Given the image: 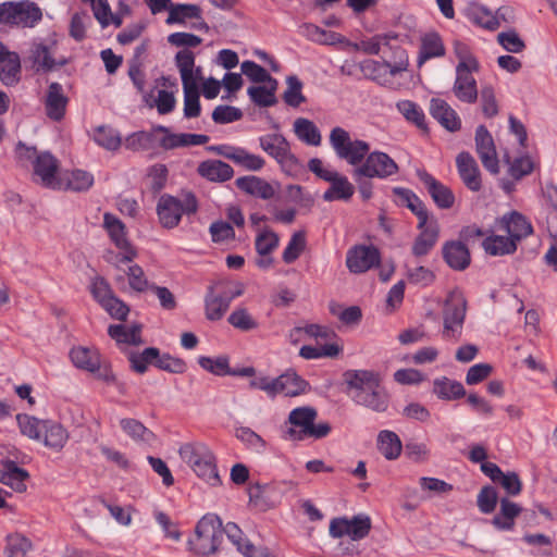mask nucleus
Returning <instances> with one entry per match:
<instances>
[{
	"instance_id": "f257e3e1",
	"label": "nucleus",
	"mask_w": 557,
	"mask_h": 557,
	"mask_svg": "<svg viewBox=\"0 0 557 557\" xmlns=\"http://www.w3.org/2000/svg\"><path fill=\"white\" fill-rule=\"evenodd\" d=\"M346 394L358 406L382 413L388 409L389 394L379 372L349 369L343 373Z\"/></svg>"
},
{
	"instance_id": "f03ea898",
	"label": "nucleus",
	"mask_w": 557,
	"mask_h": 557,
	"mask_svg": "<svg viewBox=\"0 0 557 557\" xmlns=\"http://www.w3.org/2000/svg\"><path fill=\"white\" fill-rule=\"evenodd\" d=\"M178 454L197 476L211 486L221 484L215 456L207 444L202 442L185 443L180 447Z\"/></svg>"
},
{
	"instance_id": "7ed1b4c3",
	"label": "nucleus",
	"mask_w": 557,
	"mask_h": 557,
	"mask_svg": "<svg viewBox=\"0 0 557 557\" xmlns=\"http://www.w3.org/2000/svg\"><path fill=\"white\" fill-rule=\"evenodd\" d=\"M317 417V409L310 406L293 409L288 414V422L292 426L285 432L286 438L300 442L307 438L326 437L331 432V425L327 422L315 424Z\"/></svg>"
},
{
	"instance_id": "20e7f679",
	"label": "nucleus",
	"mask_w": 557,
	"mask_h": 557,
	"mask_svg": "<svg viewBox=\"0 0 557 557\" xmlns=\"http://www.w3.org/2000/svg\"><path fill=\"white\" fill-rule=\"evenodd\" d=\"M223 541L222 521L208 513L196 524L195 534L187 542L188 549L197 556H209L218 552Z\"/></svg>"
},
{
	"instance_id": "39448f33",
	"label": "nucleus",
	"mask_w": 557,
	"mask_h": 557,
	"mask_svg": "<svg viewBox=\"0 0 557 557\" xmlns=\"http://www.w3.org/2000/svg\"><path fill=\"white\" fill-rule=\"evenodd\" d=\"M329 140L336 157L356 168L362 164L370 151L368 141L352 139L349 132L341 126L331 129Z\"/></svg>"
},
{
	"instance_id": "423d86ee",
	"label": "nucleus",
	"mask_w": 557,
	"mask_h": 557,
	"mask_svg": "<svg viewBox=\"0 0 557 557\" xmlns=\"http://www.w3.org/2000/svg\"><path fill=\"white\" fill-rule=\"evenodd\" d=\"M42 20V11L29 0L10 1L0 4V24L33 28Z\"/></svg>"
},
{
	"instance_id": "0eeeda50",
	"label": "nucleus",
	"mask_w": 557,
	"mask_h": 557,
	"mask_svg": "<svg viewBox=\"0 0 557 557\" xmlns=\"http://www.w3.org/2000/svg\"><path fill=\"white\" fill-rule=\"evenodd\" d=\"M197 209V200L193 195H189L184 203L173 196L163 195L158 201L157 214L163 227L173 228L178 225L184 213L193 214Z\"/></svg>"
},
{
	"instance_id": "6e6552de",
	"label": "nucleus",
	"mask_w": 557,
	"mask_h": 557,
	"mask_svg": "<svg viewBox=\"0 0 557 557\" xmlns=\"http://www.w3.org/2000/svg\"><path fill=\"white\" fill-rule=\"evenodd\" d=\"M467 312V302L461 297L450 296L447 299L443 310V332L444 339L458 342L462 335L463 323Z\"/></svg>"
},
{
	"instance_id": "1a4fd4ad",
	"label": "nucleus",
	"mask_w": 557,
	"mask_h": 557,
	"mask_svg": "<svg viewBox=\"0 0 557 557\" xmlns=\"http://www.w3.org/2000/svg\"><path fill=\"white\" fill-rule=\"evenodd\" d=\"M399 168L397 163L385 152L372 151L367 154L362 164L354 169V174L366 177L387 178L395 175Z\"/></svg>"
},
{
	"instance_id": "9d476101",
	"label": "nucleus",
	"mask_w": 557,
	"mask_h": 557,
	"mask_svg": "<svg viewBox=\"0 0 557 557\" xmlns=\"http://www.w3.org/2000/svg\"><path fill=\"white\" fill-rule=\"evenodd\" d=\"M380 261V250L373 245H356L346 253V267L355 274L364 273L377 267Z\"/></svg>"
},
{
	"instance_id": "9b49d317",
	"label": "nucleus",
	"mask_w": 557,
	"mask_h": 557,
	"mask_svg": "<svg viewBox=\"0 0 557 557\" xmlns=\"http://www.w3.org/2000/svg\"><path fill=\"white\" fill-rule=\"evenodd\" d=\"M475 151L483 166L492 174L499 172V163L494 139L484 125H480L475 129Z\"/></svg>"
},
{
	"instance_id": "f8f14e48",
	"label": "nucleus",
	"mask_w": 557,
	"mask_h": 557,
	"mask_svg": "<svg viewBox=\"0 0 557 557\" xmlns=\"http://www.w3.org/2000/svg\"><path fill=\"white\" fill-rule=\"evenodd\" d=\"M55 42L45 44L42 41H34L29 48L27 59L32 63V69L36 72H50L57 66H63L66 61H57L53 57Z\"/></svg>"
},
{
	"instance_id": "ddd939ff",
	"label": "nucleus",
	"mask_w": 557,
	"mask_h": 557,
	"mask_svg": "<svg viewBox=\"0 0 557 557\" xmlns=\"http://www.w3.org/2000/svg\"><path fill=\"white\" fill-rule=\"evenodd\" d=\"M417 176L440 209H450L454 206L455 195L448 186L437 181L425 170H418Z\"/></svg>"
},
{
	"instance_id": "4468645a",
	"label": "nucleus",
	"mask_w": 557,
	"mask_h": 557,
	"mask_svg": "<svg viewBox=\"0 0 557 557\" xmlns=\"http://www.w3.org/2000/svg\"><path fill=\"white\" fill-rule=\"evenodd\" d=\"M34 174L40 178L45 187L61 189L62 181L55 174L59 168L58 160L49 152L39 153L34 160Z\"/></svg>"
},
{
	"instance_id": "2eb2a0df",
	"label": "nucleus",
	"mask_w": 557,
	"mask_h": 557,
	"mask_svg": "<svg viewBox=\"0 0 557 557\" xmlns=\"http://www.w3.org/2000/svg\"><path fill=\"white\" fill-rule=\"evenodd\" d=\"M458 174L465 186L471 191L482 188V178L479 165L473 156L468 151H461L456 157Z\"/></svg>"
},
{
	"instance_id": "dca6fc26",
	"label": "nucleus",
	"mask_w": 557,
	"mask_h": 557,
	"mask_svg": "<svg viewBox=\"0 0 557 557\" xmlns=\"http://www.w3.org/2000/svg\"><path fill=\"white\" fill-rule=\"evenodd\" d=\"M478 71L479 70L456 66V79L453 86V91L461 102L474 103L476 101L478 86L472 73Z\"/></svg>"
},
{
	"instance_id": "f3484780",
	"label": "nucleus",
	"mask_w": 557,
	"mask_h": 557,
	"mask_svg": "<svg viewBox=\"0 0 557 557\" xmlns=\"http://www.w3.org/2000/svg\"><path fill=\"white\" fill-rule=\"evenodd\" d=\"M69 98L64 95L61 84L53 82L48 86L45 109L47 116L55 122L61 121L66 111Z\"/></svg>"
},
{
	"instance_id": "a211bd4d",
	"label": "nucleus",
	"mask_w": 557,
	"mask_h": 557,
	"mask_svg": "<svg viewBox=\"0 0 557 557\" xmlns=\"http://www.w3.org/2000/svg\"><path fill=\"white\" fill-rule=\"evenodd\" d=\"M430 113L444 128L449 132H457L461 127V121L458 114L443 99H431Z\"/></svg>"
},
{
	"instance_id": "6ab92c4d",
	"label": "nucleus",
	"mask_w": 557,
	"mask_h": 557,
	"mask_svg": "<svg viewBox=\"0 0 557 557\" xmlns=\"http://www.w3.org/2000/svg\"><path fill=\"white\" fill-rule=\"evenodd\" d=\"M445 53L446 48L440 34L436 32L425 33L420 39L417 65L421 67L430 59L442 58Z\"/></svg>"
},
{
	"instance_id": "aec40b11",
	"label": "nucleus",
	"mask_w": 557,
	"mask_h": 557,
	"mask_svg": "<svg viewBox=\"0 0 557 557\" xmlns=\"http://www.w3.org/2000/svg\"><path fill=\"white\" fill-rule=\"evenodd\" d=\"M442 255L448 267L456 271L466 270L471 261L467 246L457 240L445 243L442 248Z\"/></svg>"
},
{
	"instance_id": "412c9836",
	"label": "nucleus",
	"mask_w": 557,
	"mask_h": 557,
	"mask_svg": "<svg viewBox=\"0 0 557 557\" xmlns=\"http://www.w3.org/2000/svg\"><path fill=\"white\" fill-rule=\"evenodd\" d=\"M500 224L516 243L533 233L531 222L518 211H511L503 215Z\"/></svg>"
},
{
	"instance_id": "4be33fe9",
	"label": "nucleus",
	"mask_w": 557,
	"mask_h": 557,
	"mask_svg": "<svg viewBox=\"0 0 557 557\" xmlns=\"http://www.w3.org/2000/svg\"><path fill=\"white\" fill-rule=\"evenodd\" d=\"M418 230H420V234L413 242L412 253L416 257H423L435 246L440 235V227L436 220H431L424 226L418 227Z\"/></svg>"
},
{
	"instance_id": "5701e85b",
	"label": "nucleus",
	"mask_w": 557,
	"mask_h": 557,
	"mask_svg": "<svg viewBox=\"0 0 557 557\" xmlns=\"http://www.w3.org/2000/svg\"><path fill=\"white\" fill-rule=\"evenodd\" d=\"M393 193L399 198V202L406 206L417 218L418 226L422 227L429 221V211L424 202L410 189L404 187H395Z\"/></svg>"
},
{
	"instance_id": "b1692460",
	"label": "nucleus",
	"mask_w": 557,
	"mask_h": 557,
	"mask_svg": "<svg viewBox=\"0 0 557 557\" xmlns=\"http://www.w3.org/2000/svg\"><path fill=\"white\" fill-rule=\"evenodd\" d=\"M309 388V383L293 371L275 377V396L283 394L288 397L298 396Z\"/></svg>"
},
{
	"instance_id": "393cba45",
	"label": "nucleus",
	"mask_w": 557,
	"mask_h": 557,
	"mask_svg": "<svg viewBox=\"0 0 557 557\" xmlns=\"http://www.w3.org/2000/svg\"><path fill=\"white\" fill-rule=\"evenodd\" d=\"M332 180H326L331 185L323 194L324 201H335V200H349L354 193L355 186L348 181V178L337 171H335L332 175Z\"/></svg>"
},
{
	"instance_id": "a878e982",
	"label": "nucleus",
	"mask_w": 557,
	"mask_h": 557,
	"mask_svg": "<svg viewBox=\"0 0 557 557\" xmlns=\"http://www.w3.org/2000/svg\"><path fill=\"white\" fill-rule=\"evenodd\" d=\"M522 508L504 497L499 500V512L492 519V524L500 531H510L515 527V519L521 513Z\"/></svg>"
},
{
	"instance_id": "bb28decb",
	"label": "nucleus",
	"mask_w": 557,
	"mask_h": 557,
	"mask_svg": "<svg viewBox=\"0 0 557 557\" xmlns=\"http://www.w3.org/2000/svg\"><path fill=\"white\" fill-rule=\"evenodd\" d=\"M198 174L211 182H226L234 175L233 168L221 160H206L198 165Z\"/></svg>"
},
{
	"instance_id": "cd10ccee",
	"label": "nucleus",
	"mask_w": 557,
	"mask_h": 557,
	"mask_svg": "<svg viewBox=\"0 0 557 557\" xmlns=\"http://www.w3.org/2000/svg\"><path fill=\"white\" fill-rule=\"evenodd\" d=\"M69 441V432L58 422L46 420L41 442L52 450L60 451Z\"/></svg>"
},
{
	"instance_id": "c85d7f7f",
	"label": "nucleus",
	"mask_w": 557,
	"mask_h": 557,
	"mask_svg": "<svg viewBox=\"0 0 557 557\" xmlns=\"http://www.w3.org/2000/svg\"><path fill=\"white\" fill-rule=\"evenodd\" d=\"M236 186L252 196L270 199L274 196V188L271 184L257 176H244L236 180Z\"/></svg>"
},
{
	"instance_id": "c756f323",
	"label": "nucleus",
	"mask_w": 557,
	"mask_h": 557,
	"mask_svg": "<svg viewBox=\"0 0 557 557\" xmlns=\"http://www.w3.org/2000/svg\"><path fill=\"white\" fill-rule=\"evenodd\" d=\"M21 60L16 52L8 51L0 58V79L7 86H13L20 81Z\"/></svg>"
},
{
	"instance_id": "7c9ffc66",
	"label": "nucleus",
	"mask_w": 557,
	"mask_h": 557,
	"mask_svg": "<svg viewBox=\"0 0 557 557\" xmlns=\"http://www.w3.org/2000/svg\"><path fill=\"white\" fill-rule=\"evenodd\" d=\"M70 358L76 368L88 372L97 370L99 360L101 359L97 349H90L83 346L72 348L70 351Z\"/></svg>"
},
{
	"instance_id": "2f4dec72",
	"label": "nucleus",
	"mask_w": 557,
	"mask_h": 557,
	"mask_svg": "<svg viewBox=\"0 0 557 557\" xmlns=\"http://www.w3.org/2000/svg\"><path fill=\"white\" fill-rule=\"evenodd\" d=\"M465 15L470 22L485 29L495 30L499 27L494 13L478 3L469 4L465 10Z\"/></svg>"
},
{
	"instance_id": "473e14b6",
	"label": "nucleus",
	"mask_w": 557,
	"mask_h": 557,
	"mask_svg": "<svg viewBox=\"0 0 557 557\" xmlns=\"http://www.w3.org/2000/svg\"><path fill=\"white\" fill-rule=\"evenodd\" d=\"M433 393L440 399L454 400L462 398L466 395V389L460 382L442 376L434 380Z\"/></svg>"
},
{
	"instance_id": "72a5a7b5",
	"label": "nucleus",
	"mask_w": 557,
	"mask_h": 557,
	"mask_svg": "<svg viewBox=\"0 0 557 557\" xmlns=\"http://www.w3.org/2000/svg\"><path fill=\"white\" fill-rule=\"evenodd\" d=\"M259 145L264 152L276 161L282 159L290 148L288 140L282 134L263 135L259 137Z\"/></svg>"
},
{
	"instance_id": "f704fd0d",
	"label": "nucleus",
	"mask_w": 557,
	"mask_h": 557,
	"mask_svg": "<svg viewBox=\"0 0 557 557\" xmlns=\"http://www.w3.org/2000/svg\"><path fill=\"white\" fill-rule=\"evenodd\" d=\"M398 39V34L394 32L385 34H376L375 36L361 40L358 44H351L355 50H360L367 54L377 55L380 54L382 47L387 48L392 40Z\"/></svg>"
},
{
	"instance_id": "c9c22d12",
	"label": "nucleus",
	"mask_w": 557,
	"mask_h": 557,
	"mask_svg": "<svg viewBox=\"0 0 557 557\" xmlns=\"http://www.w3.org/2000/svg\"><path fill=\"white\" fill-rule=\"evenodd\" d=\"M294 132L299 140L309 145V146H320L321 145V133L317 125L306 119L298 117L294 122Z\"/></svg>"
},
{
	"instance_id": "e433bc0d",
	"label": "nucleus",
	"mask_w": 557,
	"mask_h": 557,
	"mask_svg": "<svg viewBox=\"0 0 557 557\" xmlns=\"http://www.w3.org/2000/svg\"><path fill=\"white\" fill-rule=\"evenodd\" d=\"M103 227L116 247H126V245H131L126 237L125 224L114 214L109 212L103 214Z\"/></svg>"
},
{
	"instance_id": "4c0bfd02",
	"label": "nucleus",
	"mask_w": 557,
	"mask_h": 557,
	"mask_svg": "<svg viewBox=\"0 0 557 557\" xmlns=\"http://www.w3.org/2000/svg\"><path fill=\"white\" fill-rule=\"evenodd\" d=\"M205 305L207 319L218 321L224 315L231 304L230 298H226L225 295H214L213 287L210 286L205 298Z\"/></svg>"
},
{
	"instance_id": "58836bf2",
	"label": "nucleus",
	"mask_w": 557,
	"mask_h": 557,
	"mask_svg": "<svg viewBox=\"0 0 557 557\" xmlns=\"http://www.w3.org/2000/svg\"><path fill=\"white\" fill-rule=\"evenodd\" d=\"M141 325L133 324L129 327H126L122 324L110 325L108 329V334L111 338L116 341V343L129 344V345H140L141 341Z\"/></svg>"
},
{
	"instance_id": "ea45409f",
	"label": "nucleus",
	"mask_w": 557,
	"mask_h": 557,
	"mask_svg": "<svg viewBox=\"0 0 557 557\" xmlns=\"http://www.w3.org/2000/svg\"><path fill=\"white\" fill-rule=\"evenodd\" d=\"M200 14H202V10L197 4H185V3H176L170 8V14L166 18V24H184L186 20H200Z\"/></svg>"
},
{
	"instance_id": "a19ab883",
	"label": "nucleus",
	"mask_w": 557,
	"mask_h": 557,
	"mask_svg": "<svg viewBox=\"0 0 557 557\" xmlns=\"http://www.w3.org/2000/svg\"><path fill=\"white\" fill-rule=\"evenodd\" d=\"M484 250L491 256H504L517 250V243L508 236H490L483 240Z\"/></svg>"
},
{
	"instance_id": "79ce46f5",
	"label": "nucleus",
	"mask_w": 557,
	"mask_h": 557,
	"mask_svg": "<svg viewBox=\"0 0 557 557\" xmlns=\"http://www.w3.org/2000/svg\"><path fill=\"white\" fill-rule=\"evenodd\" d=\"M377 447L381 454L388 460H394L401 453V442L393 431H381L377 437Z\"/></svg>"
},
{
	"instance_id": "37998d69",
	"label": "nucleus",
	"mask_w": 557,
	"mask_h": 557,
	"mask_svg": "<svg viewBox=\"0 0 557 557\" xmlns=\"http://www.w3.org/2000/svg\"><path fill=\"white\" fill-rule=\"evenodd\" d=\"M63 187L73 191H86L94 184V176L91 173L83 170H74L64 174L62 178Z\"/></svg>"
},
{
	"instance_id": "c03bdc74",
	"label": "nucleus",
	"mask_w": 557,
	"mask_h": 557,
	"mask_svg": "<svg viewBox=\"0 0 557 557\" xmlns=\"http://www.w3.org/2000/svg\"><path fill=\"white\" fill-rule=\"evenodd\" d=\"M121 429L135 442L150 444L154 440L152 431L140 421L133 418H124L120 421Z\"/></svg>"
},
{
	"instance_id": "a18cd8bd",
	"label": "nucleus",
	"mask_w": 557,
	"mask_h": 557,
	"mask_svg": "<svg viewBox=\"0 0 557 557\" xmlns=\"http://www.w3.org/2000/svg\"><path fill=\"white\" fill-rule=\"evenodd\" d=\"M392 55L389 58L383 59V64L385 69H388L391 76H396L401 72H406L409 66V57L407 51L400 46H392L387 47Z\"/></svg>"
},
{
	"instance_id": "49530a36",
	"label": "nucleus",
	"mask_w": 557,
	"mask_h": 557,
	"mask_svg": "<svg viewBox=\"0 0 557 557\" xmlns=\"http://www.w3.org/2000/svg\"><path fill=\"white\" fill-rule=\"evenodd\" d=\"M175 64L180 71L182 84L197 83L194 77L195 54L189 49H182L175 55Z\"/></svg>"
},
{
	"instance_id": "de8ad7c7",
	"label": "nucleus",
	"mask_w": 557,
	"mask_h": 557,
	"mask_svg": "<svg viewBox=\"0 0 557 557\" xmlns=\"http://www.w3.org/2000/svg\"><path fill=\"white\" fill-rule=\"evenodd\" d=\"M184 89V116L186 119L198 117L201 113L199 90L197 83L183 84Z\"/></svg>"
},
{
	"instance_id": "09e8293b",
	"label": "nucleus",
	"mask_w": 557,
	"mask_h": 557,
	"mask_svg": "<svg viewBox=\"0 0 557 557\" xmlns=\"http://www.w3.org/2000/svg\"><path fill=\"white\" fill-rule=\"evenodd\" d=\"M396 108L408 122L413 123L423 132L428 131L424 112L416 102L401 100L397 102Z\"/></svg>"
},
{
	"instance_id": "8fccbe9b",
	"label": "nucleus",
	"mask_w": 557,
	"mask_h": 557,
	"mask_svg": "<svg viewBox=\"0 0 557 557\" xmlns=\"http://www.w3.org/2000/svg\"><path fill=\"white\" fill-rule=\"evenodd\" d=\"M287 88L283 94L284 102L293 108H298L301 103L306 102V97L304 96L302 83L296 75H290L286 77Z\"/></svg>"
},
{
	"instance_id": "3c124183",
	"label": "nucleus",
	"mask_w": 557,
	"mask_h": 557,
	"mask_svg": "<svg viewBox=\"0 0 557 557\" xmlns=\"http://www.w3.org/2000/svg\"><path fill=\"white\" fill-rule=\"evenodd\" d=\"M16 420L23 435L32 440L41 441L42 428L46 420H40L27 414H17Z\"/></svg>"
},
{
	"instance_id": "603ef678",
	"label": "nucleus",
	"mask_w": 557,
	"mask_h": 557,
	"mask_svg": "<svg viewBox=\"0 0 557 557\" xmlns=\"http://www.w3.org/2000/svg\"><path fill=\"white\" fill-rule=\"evenodd\" d=\"M157 357L158 348L156 347L145 348L141 352H131L128 355L131 369L139 374H143L147 371L148 364L154 366V358Z\"/></svg>"
},
{
	"instance_id": "864d4df0",
	"label": "nucleus",
	"mask_w": 557,
	"mask_h": 557,
	"mask_svg": "<svg viewBox=\"0 0 557 557\" xmlns=\"http://www.w3.org/2000/svg\"><path fill=\"white\" fill-rule=\"evenodd\" d=\"M453 49L456 58L458 59L457 66H461L462 69H473L479 70L480 64L476 58L473 55L471 48L468 44L461 40H454Z\"/></svg>"
},
{
	"instance_id": "5fc2aeb1",
	"label": "nucleus",
	"mask_w": 557,
	"mask_h": 557,
	"mask_svg": "<svg viewBox=\"0 0 557 557\" xmlns=\"http://www.w3.org/2000/svg\"><path fill=\"white\" fill-rule=\"evenodd\" d=\"M227 322L243 332L256 330L259 323L252 318L246 308L235 309L227 318Z\"/></svg>"
},
{
	"instance_id": "6e6d98bb",
	"label": "nucleus",
	"mask_w": 557,
	"mask_h": 557,
	"mask_svg": "<svg viewBox=\"0 0 557 557\" xmlns=\"http://www.w3.org/2000/svg\"><path fill=\"white\" fill-rule=\"evenodd\" d=\"M235 436L237 440L243 442L248 449L259 454L264 451L265 441L250 428H237L235 431Z\"/></svg>"
},
{
	"instance_id": "4d7b16f0",
	"label": "nucleus",
	"mask_w": 557,
	"mask_h": 557,
	"mask_svg": "<svg viewBox=\"0 0 557 557\" xmlns=\"http://www.w3.org/2000/svg\"><path fill=\"white\" fill-rule=\"evenodd\" d=\"M199 366L218 376H225L230 373V360L227 356H219L216 358L211 357H199L198 359Z\"/></svg>"
},
{
	"instance_id": "13d9d810",
	"label": "nucleus",
	"mask_w": 557,
	"mask_h": 557,
	"mask_svg": "<svg viewBox=\"0 0 557 557\" xmlns=\"http://www.w3.org/2000/svg\"><path fill=\"white\" fill-rule=\"evenodd\" d=\"M341 351V348L336 344H326L321 347H313L309 345H305L299 350V356L304 359H319L323 357L334 358Z\"/></svg>"
},
{
	"instance_id": "bf43d9fd",
	"label": "nucleus",
	"mask_w": 557,
	"mask_h": 557,
	"mask_svg": "<svg viewBox=\"0 0 557 557\" xmlns=\"http://www.w3.org/2000/svg\"><path fill=\"white\" fill-rule=\"evenodd\" d=\"M95 141L107 150H116L121 146V137L111 127L99 126L94 132Z\"/></svg>"
},
{
	"instance_id": "052dcab7",
	"label": "nucleus",
	"mask_w": 557,
	"mask_h": 557,
	"mask_svg": "<svg viewBox=\"0 0 557 557\" xmlns=\"http://www.w3.org/2000/svg\"><path fill=\"white\" fill-rule=\"evenodd\" d=\"M32 544L22 534L14 533L7 536L5 553L8 557H25Z\"/></svg>"
},
{
	"instance_id": "680f3d73",
	"label": "nucleus",
	"mask_w": 557,
	"mask_h": 557,
	"mask_svg": "<svg viewBox=\"0 0 557 557\" xmlns=\"http://www.w3.org/2000/svg\"><path fill=\"white\" fill-rule=\"evenodd\" d=\"M278 236L270 230L261 232L255 242L256 250L261 257L270 256V253L278 246Z\"/></svg>"
},
{
	"instance_id": "e2e57ef3",
	"label": "nucleus",
	"mask_w": 557,
	"mask_h": 557,
	"mask_svg": "<svg viewBox=\"0 0 557 557\" xmlns=\"http://www.w3.org/2000/svg\"><path fill=\"white\" fill-rule=\"evenodd\" d=\"M371 530V519L366 515H358L349 520L348 536L352 541L364 539Z\"/></svg>"
},
{
	"instance_id": "0e129e2a",
	"label": "nucleus",
	"mask_w": 557,
	"mask_h": 557,
	"mask_svg": "<svg viewBox=\"0 0 557 557\" xmlns=\"http://www.w3.org/2000/svg\"><path fill=\"white\" fill-rule=\"evenodd\" d=\"M154 366L160 370L170 373H184L187 369L186 362L181 358L173 357L169 354L160 355L158 349V357L154 358Z\"/></svg>"
},
{
	"instance_id": "69168bd1",
	"label": "nucleus",
	"mask_w": 557,
	"mask_h": 557,
	"mask_svg": "<svg viewBox=\"0 0 557 557\" xmlns=\"http://www.w3.org/2000/svg\"><path fill=\"white\" fill-rule=\"evenodd\" d=\"M153 134L148 132H136L125 139V148L132 151H144L152 147Z\"/></svg>"
},
{
	"instance_id": "338daca9",
	"label": "nucleus",
	"mask_w": 557,
	"mask_h": 557,
	"mask_svg": "<svg viewBox=\"0 0 557 557\" xmlns=\"http://www.w3.org/2000/svg\"><path fill=\"white\" fill-rule=\"evenodd\" d=\"M498 496L493 486L486 485L478 494L476 504L482 513H492L497 505Z\"/></svg>"
},
{
	"instance_id": "774afa93",
	"label": "nucleus",
	"mask_w": 557,
	"mask_h": 557,
	"mask_svg": "<svg viewBox=\"0 0 557 557\" xmlns=\"http://www.w3.org/2000/svg\"><path fill=\"white\" fill-rule=\"evenodd\" d=\"M242 117V110L233 106L220 104L215 107L212 112V120L216 124L233 123L239 121Z\"/></svg>"
}]
</instances>
